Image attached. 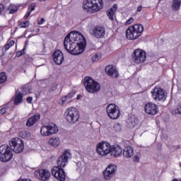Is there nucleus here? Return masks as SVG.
Masks as SVG:
<instances>
[{
  "label": "nucleus",
  "mask_w": 181,
  "mask_h": 181,
  "mask_svg": "<svg viewBox=\"0 0 181 181\" xmlns=\"http://www.w3.org/2000/svg\"><path fill=\"white\" fill-rule=\"evenodd\" d=\"M8 80V76H6V74L5 72L1 73V84L5 83Z\"/></svg>",
  "instance_id": "nucleus-30"
},
{
  "label": "nucleus",
  "mask_w": 181,
  "mask_h": 181,
  "mask_svg": "<svg viewBox=\"0 0 181 181\" xmlns=\"http://www.w3.org/2000/svg\"><path fill=\"white\" fill-rule=\"evenodd\" d=\"M4 8V5L1 4V8Z\"/></svg>",
  "instance_id": "nucleus-50"
},
{
  "label": "nucleus",
  "mask_w": 181,
  "mask_h": 181,
  "mask_svg": "<svg viewBox=\"0 0 181 181\" xmlns=\"http://www.w3.org/2000/svg\"><path fill=\"white\" fill-rule=\"evenodd\" d=\"M137 122L138 119H136L135 116L130 117L127 121L128 128H135V127H136Z\"/></svg>",
  "instance_id": "nucleus-26"
},
{
  "label": "nucleus",
  "mask_w": 181,
  "mask_h": 181,
  "mask_svg": "<svg viewBox=\"0 0 181 181\" xmlns=\"http://www.w3.org/2000/svg\"><path fill=\"white\" fill-rule=\"evenodd\" d=\"M40 119V113H36L30 117L26 122L27 127H33Z\"/></svg>",
  "instance_id": "nucleus-21"
},
{
  "label": "nucleus",
  "mask_w": 181,
  "mask_h": 181,
  "mask_svg": "<svg viewBox=\"0 0 181 181\" xmlns=\"http://www.w3.org/2000/svg\"><path fill=\"white\" fill-rule=\"evenodd\" d=\"M117 172V165L114 164L109 165L103 171V176L105 180H111L113 176H115Z\"/></svg>",
  "instance_id": "nucleus-14"
},
{
  "label": "nucleus",
  "mask_w": 181,
  "mask_h": 181,
  "mask_svg": "<svg viewBox=\"0 0 181 181\" xmlns=\"http://www.w3.org/2000/svg\"><path fill=\"white\" fill-rule=\"evenodd\" d=\"M32 101H33V97L27 98V103H28V104H32Z\"/></svg>",
  "instance_id": "nucleus-40"
},
{
  "label": "nucleus",
  "mask_w": 181,
  "mask_h": 181,
  "mask_svg": "<svg viewBox=\"0 0 181 181\" xmlns=\"http://www.w3.org/2000/svg\"><path fill=\"white\" fill-rule=\"evenodd\" d=\"M9 147L12 148V151L16 153H21L25 149V144L22 139L15 137L9 142Z\"/></svg>",
  "instance_id": "nucleus-9"
},
{
  "label": "nucleus",
  "mask_w": 181,
  "mask_h": 181,
  "mask_svg": "<svg viewBox=\"0 0 181 181\" xmlns=\"http://www.w3.org/2000/svg\"><path fill=\"white\" fill-rule=\"evenodd\" d=\"M71 158V153L69 151H65L57 160V166H54L52 168V175L59 181H66V172L64 168H66L69 163V159Z\"/></svg>",
  "instance_id": "nucleus-2"
},
{
  "label": "nucleus",
  "mask_w": 181,
  "mask_h": 181,
  "mask_svg": "<svg viewBox=\"0 0 181 181\" xmlns=\"http://www.w3.org/2000/svg\"><path fill=\"white\" fill-rule=\"evenodd\" d=\"M35 176L40 180L46 181L49 180V177H50V173L47 170H37L35 171Z\"/></svg>",
  "instance_id": "nucleus-17"
},
{
  "label": "nucleus",
  "mask_w": 181,
  "mask_h": 181,
  "mask_svg": "<svg viewBox=\"0 0 181 181\" xmlns=\"http://www.w3.org/2000/svg\"><path fill=\"white\" fill-rule=\"evenodd\" d=\"M45 18H42L41 20L37 21V23H38V25H43V23H45Z\"/></svg>",
  "instance_id": "nucleus-41"
},
{
  "label": "nucleus",
  "mask_w": 181,
  "mask_h": 181,
  "mask_svg": "<svg viewBox=\"0 0 181 181\" xmlns=\"http://www.w3.org/2000/svg\"><path fill=\"white\" fill-rule=\"evenodd\" d=\"M103 0H84L83 4V9L86 12H98L103 9Z\"/></svg>",
  "instance_id": "nucleus-3"
},
{
  "label": "nucleus",
  "mask_w": 181,
  "mask_h": 181,
  "mask_svg": "<svg viewBox=\"0 0 181 181\" xmlns=\"http://www.w3.org/2000/svg\"><path fill=\"white\" fill-rule=\"evenodd\" d=\"M113 129L115 131V132H121V124L118 123L115 124Z\"/></svg>",
  "instance_id": "nucleus-32"
},
{
  "label": "nucleus",
  "mask_w": 181,
  "mask_h": 181,
  "mask_svg": "<svg viewBox=\"0 0 181 181\" xmlns=\"http://www.w3.org/2000/svg\"><path fill=\"white\" fill-rule=\"evenodd\" d=\"M59 132V127L54 123H49L46 126H43L40 129V134L42 136H50Z\"/></svg>",
  "instance_id": "nucleus-7"
},
{
  "label": "nucleus",
  "mask_w": 181,
  "mask_h": 181,
  "mask_svg": "<svg viewBox=\"0 0 181 181\" xmlns=\"http://www.w3.org/2000/svg\"><path fill=\"white\" fill-rule=\"evenodd\" d=\"M123 156H124V158H132V156H134V148L131 146L124 147Z\"/></svg>",
  "instance_id": "nucleus-24"
},
{
  "label": "nucleus",
  "mask_w": 181,
  "mask_h": 181,
  "mask_svg": "<svg viewBox=\"0 0 181 181\" xmlns=\"http://www.w3.org/2000/svg\"><path fill=\"white\" fill-rule=\"evenodd\" d=\"M106 111L108 117L111 119H117L119 117V114H121L119 107L114 103L108 105L106 107Z\"/></svg>",
  "instance_id": "nucleus-12"
},
{
  "label": "nucleus",
  "mask_w": 181,
  "mask_h": 181,
  "mask_svg": "<svg viewBox=\"0 0 181 181\" xmlns=\"http://www.w3.org/2000/svg\"><path fill=\"white\" fill-rule=\"evenodd\" d=\"M73 98V93H70L69 95L66 96H64L62 98V104H64L66 101H67V98Z\"/></svg>",
  "instance_id": "nucleus-31"
},
{
  "label": "nucleus",
  "mask_w": 181,
  "mask_h": 181,
  "mask_svg": "<svg viewBox=\"0 0 181 181\" xmlns=\"http://www.w3.org/2000/svg\"><path fill=\"white\" fill-rule=\"evenodd\" d=\"M83 40H84V37L82 35L78 32H71L64 40L65 50L71 54H81L86 49V44L83 42Z\"/></svg>",
  "instance_id": "nucleus-1"
},
{
  "label": "nucleus",
  "mask_w": 181,
  "mask_h": 181,
  "mask_svg": "<svg viewBox=\"0 0 181 181\" xmlns=\"http://www.w3.org/2000/svg\"><path fill=\"white\" fill-rule=\"evenodd\" d=\"M180 168H181V163H180Z\"/></svg>",
  "instance_id": "nucleus-51"
},
{
  "label": "nucleus",
  "mask_w": 181,
  "mask_h": 181,
  "mask_svg": "<svg viewBox=\"0 0 181 181\" xmlns=\"http://www.w3.org/2000/svg\"><path fill=\"white\" fill-rule=\"evenodd\" d=\"M91 35L97 39H101L105 35V28L101 25L95 26L92 28Z\"/></svg>",
  "instance_id": "nucleus-15"
},
{
  "label": "nucleus",
  "mask_w": 181,
  "mask_h": 181,
  "mask_svg": "<svg viewBox=\"0 0 181 181\" xmlns=\"http://www.w3.org/2000/svg\"><path fill=\"white\" fill-rule=\"evenodd\" d=\"M20 28H28L29 26V21L22 22L19 24Z\"/></svg>",
  "instance_id": "nucleus-34"
},
{
  "label": "nucleus",
  "mask_w": 181,
  "mask_h": 181,
  "mask_svg": "<svg viewBox=\"0 0 181 181\" xmlns=\"http://www.w3.org/2000/svg\"><path fill=\"white\" fill-rule=\"evenodd\" d=\"M31 91V88L30 86L25 85L22 88L23 94H30Z\"/></svg>",
  "instance_id": "nucleus-28"
},
{
  "label": "nucleus",
  "mask_w": 181,
  "mask_h": 181,
  "mask_svg": "<svg viewBox=\"0 0 181 181\" xmlns=\"http://www.w3.org/2000/svg\"><path fill=\"white\" fill-rule=\"evenodd\" d=\"M134 22V18L131 17L129 20L127 21L126 25H131Z\"/></svg>",
  "instance_id": "nucleus-38"
},
{
  "label": "nucleus",
  "mask_w": 181,
  "mask_h": 181,
  "mask_svg": "<svg viewBox=\"0 0 181 181\" xmlns=\"http://www.w3.org/2000/svg\"><path fill=\"white\" fill-rule=\"evenodd\" d=\"M35 8H36V3H31L28 6V9H30L29 12H33V11H35Z\"/></svg>",
  "instance_id": "nucleus-33"
},
{
  "label": "nucleus",
  "mask_w": 181,
  "mask_h": 181,
  "mask_svg": "<svg viewBox=\"0 0 181 181\" xmlns=\"http://www.w3.org/2000/svg\"><path fill=\"white\" fill-rule=\"evenodd\" d=\"M144 32V25L141 24H136L130 26L126 30V37L129 40H135L142 35Z\"/></svg>",
  "instance_id": "nucleus-4"
},
{
  "label": "nucleus",
  "mask_w": 181,
  "mask_h": 181,
  "mask_svg": "<svg viewBox=\"0 0 181 181\" xmlns=\"http://www.w3.org/2000/svg\"><path fill=\"white\" fill-rule=\"evenodd\" d=\"M30 11H28V13L24 16L25 19H28L30 16Z\"/></svg>",
  "instance_id": "nucleus-44"
},
{
  "label": "nucleus",
  "mask_w": 181,
  "mask_h": 181,
  "mask_svg": "<svg viewBox=\"0 0 181 181\" xmlns=\"http://www.w3.org/2000/svg\"><path fill=\"white\" fill-rule=\"evenodd\" d=\"M91 59L93 62H98V60L101 59V54L100 53L93 54H92Z\"/></svg>",
  "instance_id": "nucleus-29"
},
{
  "label": "nucleus",
  "mask_w": 181,
  "mask_h": 181,
  "mask_svg": "<svg viewBox=\"0 0 181 181\" xmlns=\"http://www.w3.org/2000/svg\"><path fill=\"white\" fill-rule=\"evenodd\" d=\"M57 90V84L53 85L49 90V93L52 91H56Z\"/></svg>",
  "instance_id": "nucleus-36"
},
{
  "label": "nucleus",
  "mask_w": 181,
  "mask_h": 181,
  "mask_svg": "<svg viewBox=\"0 0 181 181\" xmlns=\"http://www.w3.org/2000/svg\"><path fill=\"white\" fill-rule=\"evenodd\" d=\"M151 95L155 101H166L168 93L160 87H155L151 91Z\"/></svg>",
  "instance_id": "nucleus-8"
},
{
  "label": "nucleus",
  "mask_w": 181,
  "mask_h": 181,
  "mask_svg": "<svg viewBox=\"0 0 181 181\" xmlns=\"http://www.w3.org/2000/svg\"><path fill=\"white\" fill-rule=\"evenodd\" d=\"M16 12H18V7L15 6L13 8H11L9 11V13L13 14Z\"/></svg>",
  "instance_id": "nucleus-35"
},
{
  "label": "nucleus",
  "mask_w": 181,
  "mask_h": 181,
  "mask_svg": "<svg viewBox=\"0 0 181 181\" xmlns=\"http://www.w3.org/2000/svg\"><path fill=\"white\" fill-rule=\"evenodd\" d=\"M181 0H173V8L174 11H179L180 9Z\"/></svg>",
  "instance_id": "nucleus-27"
},
{
  "label": "nucleus",
  "mask_w": 181,
  "mask_h": 181,
  "mask_svg": "<svg viewBox=\"0 0 181 181\" xmlns=\"http://www.w3.org/2000/svg\"><path fill=\"white\" fill-rule=\"evenodd\" d=\"M117 9H118V5L114 4L111 8L107 11V16L110 21H114V14L117 12Z\"/></svg>",
  "instance_id": "nucleus-23"
},
{
  "label": "nucleus",
  "mask_w": 181,
  "mask_h": 181,
  "mask_svg": "<svg viewBox=\"0 0 181 181\" xmlns=\"http://www.w3.org/2000/svg\"><path fill=\"white\" fill-rule=\"evenodd\" d=\"M92 181H101V180H100V179H95V180H93Z\"/></svg>",
  "instance_id": "nucleus-47"
},
{
  "label": "nucleus",
  "mask_w": 181,
  "mask_h": 181,
  "mask_svg": "<svg viewBox=\"0 0 181 181\" xmlns=\"http://www.w3.org/2000/svg\"><path fill=\"white\" fill-rule=\"evenodd\" d=\"M105 71L107 74L110 76V77H112V78H117L119 76V74H118V71L117 70V67L114 66L109 65L106 66Z\"/></svg>",
  "instance_id": "nucleus-19"
},
{
  "label": "nucleus",
  "mask_w": 181,
  "mask_h": 181,
  "mask_svg": "<svg viewBox=\"0 0 181 181\" xmlns=\"http://www.w3.org/2000/svg\"><path fill=\"white\" fill-rule=\"evenodd\" d=\"M11 48V47L9 46L8 43L7 42L4 47L2 49L3 52L4 50H5V52H6V50H8Z\"/></svg>",
  "instance_id": "nucleus-37"
},
{
  "label": "nucleus",
  "mask_w": 181,
  "mask_h": 181,
  "mask_svg": "<svg viewBox=\"0 0 181 181\" xmlns=\"http://www.w3.org/2000/svg\"><path fill=\"white\" fill-rule=\"evenodd\" d=\"M65 119L69 124H76L80 119V115L76 107H69L64 112Z\"/></svg>",
  "instance_id": "nucleus-5"
},
{
  "label": "nucleus",
  "mask_w": 181,
  "mask_h": 181,
  "mask_svg": "<svg viewBox=\"0 0 181 181\" xmlns=\"http://www.w3.org/2000/svg\"><path fill=\"white\" fill-rule=\"evenodd\" d=\"M134 160L135 162H139V156L138 155L134 156Z\"/></svg>",
  "instance_id": "nucleus-43"
},
{
  "label": "nucleus",
  "mask_w": 181,
  "mask_h": 181,
  "mask_svg": "<svg viewBox=\"0 0 181 181\" xmlns=\"http://www.w3.org/2000/svg\"><path fill=\"white\" fill-rule=\"evenodd\" d=\"M40 2H45L46 0H38Z\"/></svg>",
  "instance_id": "nucleus-48"
},
{
  "label": "nucleus",
  "mask_w": 181,
  "mask_h": 181,
  "mask_svg": "<svg viewBox=\"0 0 181 181\" xmlns=\"http://www.w3.org/2000/svg\"><path fill=\"white\" fill-rule=\"evenodd\" d=\"M144 110L146 114H148V115H156L159 111V107L154 103H148L146 104Z\"/></svg>",
  "instance_id": "nucleus-16"
},
{
  "label": "nucleus",
  "mask_w": 181,
  "mask_h": 181,
  "mask_svg": "<svg viewBox=\"0 0 181 181\" xmlns=\"http://www.w3.org/2000/svg\"><path fill=\"white\" fill-rule=\"evenodd\" d=\"M1 148V162H9L13 158L12 147L6 144H2Z\"/></svg>",
  "instance_id": "nucleus-10"
},
{
  "label": "nucleus",
  "mask_w": 181,
  "mask_h": 181,
  "mask_svg": "<svg viewBox=\"0 0 181 181\" xmlns=\"http://www.w3.org/2000/svg\"><path fill=\"white\" fill-rule=\"evenodd\" d=\"M8 43L9 46L11 47V46H13L15 45V42L13 40L10 41Z\"/></svg>",
  "instance_id": "nucleus-45"
},
{
  "label": "nucleus",
  "mask_w": 181,
  "mask_h": 181,
  "mask_svg": "<svg viewBox=\"0 0 181 181\" xmlns=\"http://www.w3.org/2000/svg\"><path fill=\"white\" fill-rule=\"evenodd\" d=\"M112 1H115V0H112Z\"/></svg>",
  "instance_id": "nucleus-52"
},
{
  "label": "nucleus",
  "mask_w": 181,
  "mask_h": 181,
  "mask_svg": "<svg viewBox=\"0 0 181 181\" xmlns=\"http://www.w3.org/2000/svg\"><path fill=\"white\" fill-rule=\"evenodd\" d=\"M22 101H23V93H21L19 90H16L13 97L14 105H19V104H22Z\"/></svg>",
  "instance_id": "nucleus-22"
},
{
  "label": "nucleus",
  "mask_w": 181,
  "mask_h": 181,
  "mask_svg": "<svg viewBox=\"0 0 181 181\" xmlns=\"http://www.w3.org/2000/svg\"><path fill=\"white\" fill-rule=\"evenodd\" d=\"M83 84L88 93H98L100 90V83L95 82L93 78L86 76L83 79Z\"/></svg>",
  "instance_id": "nucleus-6"
},
{
  "label": "nucleus",
  "mask_w": 181,
  "mask_h": 181,
  "mask_svg": "<svg viewBox=\"0 0 181 181\" xmlns=\"http://www.w3.org/2000/svg\"><path fill=\"white\" fill-rule=\"evenodd\" d=\"M141 11H142V6H138L137 8V12H141Z\"/></svg>",
  "instance_id": "nucleus-46"
},
{
  "label": "nucleus",
  "mask_w": 181,
  "mask_h": 181,
  "mask_svg": "<svg viewBox=\"0 0 181 181\" xmlns=\"http://www.w3.org/2000/svg\"><path fill=\"white\" fill-rule=\"evenodd\" d=\"M110 155L115 158H118L122 155V148L119 145H114L110 146Z\"/></svg>",
  "instance_id": "nucleus-20"
},
{
  "label": "nucleus",
  "mask_w": 181,
  "mask_h": 181,
  "mask_svg": "<svg viewBox=\"0 0 181 181\" xmlns=\"http://www.w3.org/2000/svg\"><path fill=\"white\" fill-rule=\"evenodd\" d=\"M96 151L100 156H106L111 152V145L107 141L99 143L96 146Z\"/></svg>",
  "instance_id": "nucleus-11"
},
{
  "label": "nucleus",
  "mask_w": 181,
  "mask_h": 181,
  "mask_svg": "<svg viewBox=\"0 0 181 181\" xmlns=\"http://www.w3.org/2000/svg\"><path fill=\"white\" fill-rule=\"evenodd\" d=\"M54 62L55 64L60 66L63 63V60H64V55H63V52L59 49L56 50L52 55Z\"/></svg>",
  "instance_id": "nucleus-18"
},
{
  "label": "nucleus",
  "mask_w": 181,
  "mask_h": 181,
  "mask_svg": "<svg viewBox=\"0 0 181 181\" xmlns=\"http://www.w3.org/2000/svg\"><path fill=\"white\" fill-rule=\"evenodd\" d=\"M5 112H6V107H1V115L2 114H5Z\"/></svg>",
  "instance_id": "nucleus-42"
},
{
  "label": "nucleus",
  "mask_w": 181,
  "mask_h": 181,
  "mask_svg": "<svg viewBox=\"0 0 181 181\" xmlns=\"http://www.w3.org/2000/svg\"><path fill=\"white\" fill-rule=\"evenodd\" d=\"M133 57L134 63L141 64V63H144L146 60V52L142 49H136L133 52Z\"/></svg>",
  "instance_id": "nucleus-13"
},
{
  "label": "nucleus",
  "mask_w": 181,
  "mask_h": 181,
  "mask_svg": "<svg viewBox=\"0 0 181 181\" xmlns=\"http://www.w3.org/2000/svg\"><path fill=\"white\" fill-rule=\"evenodd\" d=\"M48 144L53 148H57L60 145V139L59 137H51L48 141Z\"/></svg>",
  "instance_id": "nucleus-25"
},
{
  "label": "nucleus",
  "mask_w": 181,
  "mask_h": 181,
  "mask_svg": "<svg viewBox=\"0 0 181 181\" xmlns=\"http://www.w3.org/2000/svg\"><path fill=\"white\" fill-rule=\"evenodd\" d=\"M80 98V95H77V100H78Z\"/></svg>",
  "instance_id": "nucleus-49"
},
{
  "label": "nucleus",
  "mask_w": 181,
  "mask_h": 181,
  "mask_svg": "<svg viewBox=\"0 0 181 181\" xmlns=\"http://www.w3.org/2000/svg\"><path fill=\"white\" fill-rule=\"evenodd\" d=\"M23 54V51H18L16 52V57H21V56H22Z\"/></svg>",
  "instance_id": "nucleus-39"
}]
</instances>
